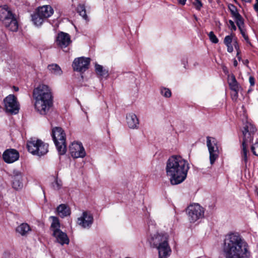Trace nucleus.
<instances>
[{
	"label": "nucleus",
	"instance_id": "obj_8",
	"mask_svg": "<svg viewBox=\"0 0 258 258\" xmlns=\"http://www.w3.org/2000/svg\"><path fill=\"white\" fill-rule=\"evenodd\" d=\"M52 137L58 153L64 155L67 151L66 134L62 128L55 127L52 130Z\"/></svg>",
	"mask_w": 258,
	"mask_h": 258
},
{
	"label": "nucleus",
	"instance_id": "obj_31",
	"mask_svg": "<svg viewBox=\"0 0 258 258\" xmlns=\"http://www.w3.org/2000/svg\"><path fill=\"white\" fill-rule=\"evenodd\" d=\"M95 68V71L98 75L102 77L108 75V71L104 69L101 65L96 64Z\"/></svg>",
	"mask_w": 258,
	"mask_h": 258
},
{
	"label": "nucleus",
	"instance_id": "obj_34",
	"mask_svg": "<svg viewBox=\"0 0 258 258\" xmlns=\"http://www.w3.org/2000/svg\"><path fill=\"white\" fill-rule=\"evenodd\" d=\"M52 186L54 189L58 190L60 189L62 186V182L61 180L56 178L54 182L52 184Z\"/></svg>",
	"mask_w": 258,
	"mask_h": 258
},
{
	"label": "nucleus",
	"instance_id": "obj_32",
	"mask_svg": "<svg viewBox=\"0 0 258 258\" xmlns=\"http://www.w3.org/2000/svg\"><path fill=\"white\" fill-rule=\"evenodd\" d=\"M160 93L161 95L167 98H169L171 96V92L169 89L162 87L160 89Z\"/></svg>",
	"mask_w": 258,
	"mask_h": 258
},
{
	"label": "nucleus",
	"instance_id": "obj_4",
	"mask_svg": "<svg viewBox=\"0 0 258 258\" xmlns=\"http://www.w3.org/2000/svg\"><path fill=\"white\" fill-rule=\"evenodd\" d=\"M0 21L5 27L12 32H17L19 24L16 15L7 5L0 6Z\"/></svg>",
	"mask_w": 258,
	"mask_h": 258
},
{
	"label": "nucleus",
	"instance_id": "obj_19",
	"mask_svg": "<svg viewBox=\"0 0 258 258\" xmlns=\"http://www.w3.org/2000/svg\"><path fill=\"white\" fill-rule=\"evenodd\" d=\"M156 248L158 250L159 258H167L171 254V249L168 242Z\"/></svg>",
	"mask_w": 258,
	"mask_h": 258
},
{
	"label": "nucleus",
	"instance_id": "obj_17",
	"mask_svg": "<svg viewBox=\"0 0 258 258\" xmlns=\"http://www.w3.org/2000/svg\"><path fill=\"white\" fill-rule=\"evenodd\" d=\"M71 37L68 33L60 32L58 33L56 40V44L61 48L68 46L71 43Z\"/></svg>",
	"mask_w": 258,
	"mask_h": 258
},
{
	"label": "nucleus",
	"instance_id": "obj_3",
	"mask_svg": "<svg viewBox=\"0 0 258 258\" xmlns=\"http://www.w3.org/2000/svg\"><path fill=\"white\" fill-rule=\"evenodd\" d=\"M33 95L36 111L41 115L46 114L53 105V97L49 87L40 85L34 90Z\"/></svg>",
	"mask_w": 258,
	"mask_h": 258
},
{
	"label": "nucleus",
	"instance_id": "obj_2",
	"mask_svg": "<svg viewBox=\"0 0 258 258\" xmlns=\"http://www.w3.org/2000/svg\"><path fill=\"white\" fill-rule=\"evenodd\" d=\"M189 169L187 161L180 156L173 155L166 162V175L172 185H177L184 181Z\"/></svg>",
	"mask_w": 258,
	"mask_h": 258
},
{
	"label": "nucleus",
	"instance_id": "obj_22",
	"mask_svg": "<svg viewBox=\"0 0 258 258\" xmlns=\"http://www.w3.org/2000/svg\"><path fill=\"white\" fill-rule=\"evenodd\" d=\"M31 231L30 226L26 223H23L16 228V231L22 236H26Z\"/></svg>",
	"mask_w": 258,
	"mask_h": 258
},
{
	"label": "nucleus",
	"instance_id": "obj_7",
	"mask_svg": "<svg viewBox=\"0 0 258 258\" xmlns=\"http://www.w3.org/2000/svg\"><path fill=\"white\" fill-rule=\"evenodd\" d=\"M52 221L50 226V230L52 231V235L55 238V241L61 245L69 244L70 239L67 234L60 229V222L58 218L51 216Z\"/></svg>",
	"mask_w": 258,
	"mask_h": 258
},
{
	"label": "nucleus",
	"instance_id": "obj_11",
	"mask_svg": "<svg viewBox=\"0 0 258 258\" xmlns=\"http://www.w3.org/2000/svg\"><path fill=\"white\" fill-rule=\"evenodd\" d=\"M5 109L6 112L16 114L20 109L19 104L14 95H9L4 100Z\"/></svg>",
	"mask_w": 258,
	"mask_h": 258
},
{
	"label": "nucleus",
	"instance_id": "obj_15",
	"mask_svg": "<svg viewBox=\"0 0 258 258\" xmlns=\"http://www.w3.org/2000/svg\"><path fill=\"white\" fill-rule=\"evenodd\" d=\"M70 152L75 158H83L86 156L85 150L81 143H73L70 146Z\"/></svg>",
	"mask_w": 258,
	"mask_h": 258
},
{
	"label": "nucleus",
	"instance_id": "obj_9",
	"mask_svg": "<svg viewBox=\"0 0 258 258\" xmlns=\"http://www.w3.org/2000/svg\"><path fill=\"white\" fill-rule=\"evenodd\" d=\"M256 128L251 123L245 124L242 131L243 139L242 142V158L245 163L247 161L246 146L248 143L253 141V135L256 132Z\"/></svg>",
	"mask_w": 258,
	"mask_h": 258
},
{
	"label": "nucleus",
	"instance_id": "obj_47",
	"mask_svg": "<svg viewBox=\"0 0 258 258\" xmlns=\"http://www.w3.org/2000/svg\"><path fill=\"white\" fill-rule=\"evenodd\" d=\"M238 58L239 60H240L241 59V58L239 56H238Z\"/></svg>",
	"mask_w": 258,
	"mask_h": 258
},
{
	"label": "nucleus",
	"instance_id": "obj_37",
	"mask_svg": "<svg viewBox=\"0 0 258 258\" xmlns=\"http://www.w3.org/2000/svg\"><path fill=\"white\" fill-rule=\"evenodd\" d=\"M194 5L198 10H200L203 6V4L200 0H195Z\"/></svg>",
	"mask_w": 258,
	"mask_h": 258
},
{
	"label": "nucleus",
	"instance_id": "obj_28",
	"mask_svg": "<svg viewBox=\"0 0 258 258\" xmlns=\"http://www.w3.org/2000/svg\"><path fill=\"white\" fill-rule=\"evenodd\" d=\"M229 9L233 18L234 19L235 22H239L243 20L242 16L237 11L236 8L233 5H231V7H229Z\"/></svg>",
	"mask_w": 258,
	"mask_h": 258
},
{
	"label": "nucleus",
	"instance_id": "obj_46",
	"mask_svg": "<svg viewBox=\"0 0 258 258\" xmlns=\"http://www.w3.org/2000/svg\"><path fill=\"white\" fill-rule=\"evenodd\" d=\"M14 90L16 91H18L19 90V88L18 87H14Z\"/></svg>",
	"mask_w": 258,
	"mask_h": 258
},
{
	"label": "nucleus",
	"instance_id": "obj_20",
	"mask_svg": "<svg viewBox=\"0 0 258 258\" xmlns=\"http://www.w3.org/2000/svg\"><path fill=\"white\" fill-rule=\"evenodd\" d=\"M126 122L128 126L133 129L137 128L139 121L137 115L133 113H130L126 116Z\"/></svg>",
	"mask_w": 258,
	"mask_h": 258
},
{
	"label": "nucleus",
	"instance_id": "obj_27",
	"mask_svg": "<svg viewBox=\"0 0 258 258\" xmlns=\"http://www.w3.org/2000/svg\"><path fill=\"white\" fill-rule=\"evenodd\" d=\"M236 23L242 37L246 42H248L249 40V38L246 33V29L245 28L244 20H242L239 22H236Z\"/></svg>",
	"mask_w": 258,
	"mask_h": 258
},
{
	"label": "nucleus",
	"instance_id": "obj_1",
	"mask_svg": "<svg viewBox=\"0 0 258 258\" xmlns=\"http://www.w3.org/2000/svg\"><path fill=\"white\" fill-rule=\"evenodd\" d=\"M223 251L225 258H250L251 256L247 243L237 233L225 236Z\"/></svg>",
	"mask_w": 258,
	"mask_h": 258
},
{
	"label": "nucleus",
	"instance_id": "obj_38",
	"mask_svg": "<svg viewBox=\"0 0 258 258\" xmlns=\"http://www.w3.org/2000/svg\"><path fill=\"white\" fill-rule=\"evenodd\" d=\"M229 23L230 24V28L231 30L235 31L236 30V27L235 25L234 22L230 20H229Z\"/></svg>",
	"mask_w": 258,
	"mask_h": 258
},
{
	"label": "nucleus",
	"instance_id": "obj_24",
	"mask_svg": "<svg viewBox=\"0 0 258 258\" xmlns=\"http://www.w3.org/2000/svg\"><path fill=\"white\" fill-rule=\"evenodd\" d=\"M228 83L231 90L239 89V85L234 75H228Z\"/></svg>",
	"mask_w": 258,
	"mask_h": 258
},
{
	"label": "nucleus",
	"instance_id": "obj_30",
	"mask_svg": "<svg viewBox=\"0 0 258 258\" xmlns=\"http://www.w3.org/2000/svg\"><path fill=\"white\" fill-rule=\"evenodd\" d=\"M77 11L84 20L88 21V17L86 14L85 7L84 5H79L77 8Z\"/></svg>",
	"mask_w": 258,
	"mask_h": 258
},
{
	"label": "nucleus",
	"instance_id": "obj_6",
	"mask_svg": "<svg viewBox=\"0 0 258 258\" xmlns=\"http://www.w3.org/2000/svg\"><path fill=\"white\" fill-rule=\"evenodd\" d=\"M27 147L29 153L39 157L46 155L48 152V145L39 139H32L28 141Z\"/></svg>",
	"mask_w": 258,
	"mask_h": 258
},
{
	"label": "nucleus",
	"instance_id": "obj_44",
	"mask_svg": "<svg viewBox=\"0 0 258 258\" xmlns=\"http://www.w3.org/2000/svg\"><path fill=\"white\" fill-rule=\"evenodd\" d=\"M238 65V62H237V61L234 59V60H233V66L236 67H237Z\"/></svg>",
	"mask_w": 258,
	"mask_h": 258
},
{
	"label": "nucleus",
	"instance_id": "obj_13",
	"mask_svg": "<svg viewBox=\"0 0 258 258\" xmlns=\"http://www.w3.org/2000/svg\"><path fill=\"white\" fill-rule=\"evenodd\" d=\"M12 179V188L17 191H20L23 188V174L17 170H14L10 175Z\"/></svg>",
	"mask_w": 258,
	"mask_h": 258
},
{
	"label": "nucleus",
	"instance_id": "obj_45",
	"mask_svg": "<svg viewBox=\"0 0 258 258\" xmlns=\"http://www.w3.org/2000/svg\"><path fill=\"white\" fill-rule=\"evenodd\" d=\"M242 1L245 3H250L251 1V0H242Z\"/></svg>",
	"mask_w": 258,
	"mask_h": 258
},
{
	"label": "nucleus",
	"instance_id": "obj_41",
	"mask_svg": "<svg viewBox=\"0 0 258 258\" xmlns=\"http://www.w3.org/2000/svg\"><path fill=\"white\" fill-rule=\"evenodd\" d=\"M254 10L258 12V0H255V4L253 6Z\"/></svg>",
	"mask_w": 258,
	"mask_h": 258
},
{
	"label": "nucleus",
	"instance_id": "obj_5",
	"mask_svg": "<svg viewBox=\"0 0 258 258\" xmlns=\"http://www.w3.org/2000/svg\"><path fill=\"white\" fill-rule=\"evenodd\" d=\"M149 232L150 236L148 240L151 245L154 247H156L160 245L168 242L169 236L167 233L164 232H155V224L153 221H150L149 222Z\"/></svg>",
	"mask_w": 258,
	"mask_h": 258
},
{
	"label": "nucleus",
	"instance_id": "obj_29",
	"mask_svg": "<svg viewBox=\"0 0 258 258\" xmlns=\"http://www.w3.org/2000/svg\"><path fill=\"white\" fill-rule=\"evenodd\" d=\"M44 19L37 12L32 15V21L36 26H39L43 23Z\"/></svg>",
	"mask_w": 258,
	"mask_h": 258
},
{
	"label": "nucleus",
	"instance_id": "obj_39",
	"mask_svg": "<svg viewBox=\"0 0 258 258\" xmlns=\"http://www.w3.org/2000/svg\"><path fill=\"white\" fill-rule=\"evenodd\" d=\"M249 82L251 86H253L255 83L254 78L253 77L250 76L249 78Z\"/></svg>",
	"mask_w": 258,
	"mask_h": 258
},
{
	"label": "nucleus",
	"instance_id": "obj_42",
	"mask_svg": "<svg viewBox=\"0 0 258 258\" xmlns=\"http://www.w3.org/2000/svg\"><path fill=\"white\" fill-rule=\"evenodd\" d=\"M179 4L184 5L186 3V0H178Z\"/></svg>",
	"mask_w": 258,
	"mask_h": 258
},
{
	"label": "nucleus",
	"instance_id": "obj_49",
	"mask_svg": "<svg viewBox=\"0 0 258 258\" xmlns=\"http://www.w3.org/2000/svg\"><path fill=\"white\" fill-rule=\"evenodd\" d=\"M126 258H131V257H126Z\"/></svg>",
	"mask_w": 258,
	"mask_h": 258
},
{
	"label": "nucleus",
	"instance_id": "obj_26",
	"mask_svg": "<svg viewBox=\"0 0 258 258\" xmlns=\"http://www.w3.org/2000/svg\"><path fill=\"white\" fill-rule=\"evenodd\" d=\"M47 69L50 73L55 76H60L62 71L60 67L57 64H51L48 66Z\"/></svg>",
	"mask_w": 258,
	"mask_h": 258
},
{
	"label": "nucleus",
	"instance_id": "obj_12",
	"mask_svg": "<svg viewBox=\"0 0 258 258\" xmlns=\"http://www.w3.org/2000/svg\"><path fill=\"white\" fill-rule=\"evenodd\" d=\"M207 145L210 154V163L212 165L218 158L219 154L216 140L214 138L207 137Z\"/></svg>",
	"mask_w": 258,
	"mask_h": 258
},
{
	"label": "nucleus",
	"instance_id": "obj_21",
	"mask_svg": "<svg viewBox=\"0 0 258 258\" xmlns=\"http://www.w3.org/2000/svg\"><path fill=\"white\" fill-rule=\"evenodd\" d=\"M44 19H47L53 14L52 8L49 5H44L39 7L36 11Z\"/></svg>",
	"mask_w": 258,
	"mask_h": 258
},
{
	"label": "nucleus",
	"instance_id": "obj_16",
	"mask_svg": "<svg viewBox=\"0 0 258 258\" xmlns=\"http://www.w3.org/2000/svg\"><path fill=\"white\" fill-rule=\"evenodd\" d=\"M93 222V217L89 212L84 211L77 219V223L84 228H89Z\"/></svg>",
	"mask_w": 258,
	"mask_h": 258
},
{
	"label": "nucleus",
	"instance_id": "obj_48",
	"mask_svg": "<svg viewBox=\"0 0 258 258\" xmlns=\"http://www.w3.org/2000/svg\"><path fill=\"white\" fill-rule=\"evenodd\" d=\"M238 55H239V53L238 52V53H237V56H238Z\"/></svg>",
	"mask_w": 258,
	"mask_h": 258
},
{
	"label": "nucleus",
	"instance_id": "obj_36",
	"mask_svg": "<svg viewBox=\"0 0 258 258\" xmlns=\"http://www.w3.org/2000/svg\"><path fill=\"white\" fill-rule=\"evenodd\" d=\"M231 91H232V92L231 93V98L233 100L235 101L237 100L238 96V92L239 89H235V90H231Z\"/></svg>",
	"mask_w": 258,
	"mask_h": 258
},
{
	"label": "nucleus",
	"instance_id": "obj_10",
	"mask_svg": "<svg viewBox=\"0 0 258 258\" xmlns=\"http://www.w3.org/2000/svg\"><path fill=\"white\" fill-rule=\"evenodd\" d=\"M186 212L188 215V220L191 223H195L204 216V210L198 204L189 205L187 208Z\"/></svg>",
	"mask_w": 258,
	"mask_h": 258
},
{
	"label": "nucleus",
	"instance_id": "obj_14",
	"mask_svg": "<svg viewBox=\"0 0 258 258\" xmlns=\"http://www.w3.org/2000/svg\"><path fill=\"white\" fill-rule=\"evenodd\" d=\"M90 62V58L78 57L74 59L72 66L74 71L84 72L88 69Z\"/></svg>",
	"mask_w": 258,
	"mask_h": 258
},
{
	"label": "nucleus",
	"instance_id": "obj_43",
	"mask_svg": "<svg viewBox=\"0 0 258 258\" xmlns=\"http://www.w3.org/2000/svg\"><path fill=\"white\" fill-rule=\"evenodd\" d=\"M223 71L225 73V74H228V69L227 68V67H223Z\"/></svg>",
	"mask_w": 258,
	"mask_h": 258
},
{
	"label": "nucleus",
	"instance_id": "obj_18",
	"mask_svg": "<svg viewBox=\"0 0 258 258\" xmlns=\"http://www.w3.org/2000/svg\"><path fill=\"white\" fill-rule=\"evenodd\" d=\"M3 158L6 163H12L18 160L19 153L15 149H8L4 152Z\"/></svg>",
	"mask_w": 258,
	"mask_h": 258
},
{
	"label": "nucleus",
	"instance_id": "obj_40",
	"mask_svg": "<svg viewBox=\"0 0 258 258\" xmlns=\"http://www.w3.org/2000/svg\"><path fill=\"white\" fill-rule=\"evenodd\" d=\"M233 45L234 46V47L236 49H239V46L238 45V43L237 41V39L236 38H234L233 40Z\"/></svg>",
	"mask_w": 258,
	"mask_h": 258
},
{
	"label": "nucleus",
	"instance_id": "obj_23",
	"mask_svg": "<svg viewBox=\"0 0 258 258\" xmlns=\"http://www.w3.org/2000/svg\"><path fill=\"white\" fill-rule=\"evenodd\" d=\"M58 215L63 218L70 215V208L65 204H61L57 208Z\"/></svg>",
	"mask_w": 258,
	"mask_h": 258
},
{
	"label": "nucleus",
	"instance_id": "obj_25",
	"mask_svg": "<svg viewBox=\"0 0 258 258\" xmlns=\"http://www.w3.org/2000/svg\"><path fill=\"white\" fill-rule=\"evenodd\" d=\"M234 35L231 34L230 35L225 36L224 39V43L226 45L227 47V51L228 52H232L233 51V46L232 42H233Z\"/></svg>",
	"mask_w": 258,
	"mask_h": 258
},
{
	"label": "nucleus",
	"instance_id": "obj_35",
	"mask_svg": "<svg viewBox=\"0 0 258 258\" xmlns=\"http://www.w3.org/2000/svg\"><path fill=\"white\" fill-rule=\"evenodd\" d=\"M251 150L254 155L258 156V142L252 145Z\"/></svg>",
	"mask_w": 258,
	"mask_h": 258
},
{
	"label": "nucleus",
	"instance_id": "obj_33",
	"mask_svg": "<svg viewBox=\"0 0 258 258\" xmlns=\"http://www.w3.org/2000/svg\"><path fill=\"white\" fill-rule=\"evenodd\" d=\"M208 36L210 41L213 43H217L219 42V40L217 36L215 35L213 31H211L208 34Z\"/></svg>",
	"mask_w": 258,
	"mask_h": 258
}]
</instances>
